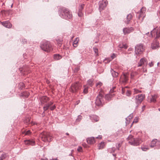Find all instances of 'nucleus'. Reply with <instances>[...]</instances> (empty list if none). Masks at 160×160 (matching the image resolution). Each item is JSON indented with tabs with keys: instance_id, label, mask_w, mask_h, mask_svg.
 Instances as JSON below:
<instances>
[{
	"instance_id": "f257e3e1",
	"label": "nucleus",
	"mask_w": 160,
	"mask_h": 160,
	"mask_svg": "<svg viewBox=\"0 0 160 160\" xmlns=\"http://www.w3.org/2000/svg\"><path fill=\"white\" fill-rule=\"evenodd\" d=\"M59 16L62 18L67 20L71 18L72 17V12L68 9L65 7H62L59 8L58 10Z\"/></svg>"
},
{
	"instance_id": "f03ea898",
	"label": "nucleus",
	"mask_w": 160,
	"mask_h": 160,
	"mask_svg": "<svg viewBox=\"0 0 160 160\" xmlns=\"http://www.w3.org/2000/svg\"><path fill=\"white\" fill-rule=\"evenodd\" d=\"M128 143L132 145L137 146L142 142L141 139L138 138H134L132 135H130L127 138Z\"/></svg>"
},
{
	"instance_id": "7ed1b4c3",
	"label": "nucleus",
	"mask_w": 160,
	"mask_h": 160,
	"mask_svg": "<svg viewBox=\"0 0 160 160\" xmlns=\"http://www.w3.org/2000/svg\"><path fill=\"white\" fill-rule=\"evenodd\" d=\"M40 47L45 52H50L52 50L50 42L48 41L42 42L40 45Z\"/></svg>"
},
{
	"instance_id": "20e7f679",
	"label": "nucleus",
	"mask_w": 160,
	"mask_h": 160,
	"mask_svg": "<svg viewBox=\"0 0 160 160\" xmlns=\"http://www.w3.org/2000/svg\"><path fill=\"white\" fill-rule=\"evenodd\" d=\"M82 85L78 82L73 83L70 89V91L73 93H76L81 88Z\"/></svg>"
},
{
	"instance_id": "39448f33",
	"label": "nucleus",
	"mask_w": 160,
	"mask_h": 160,
	"mask_svg": "<svg viewBox=\"0 0 160 160\" xmlns=\"http://www.w3.org/2000/svg\"><path fill=\"white\" fill-rule=\"evenodd\" d=\"M151 34L152 37L155 38L154 39L157 40V39L160 37V28H154L151 31Z\"/></svg>"
},
{
	"instance_id": "423d86ee",
	"label": "nucleus",
	"mask_w": 160,
	"mask_h": 160,
	"mask_svg": "<svg viewBox=\"0 0 160 160\" xmlns=\"http://www.w3.org/2000/svg\"><path fill=\"white\" fill-rule=\"evenodd\" d=\"M41 137L42 140L44 142H50L52 140V137L49 133L47 132H44L41 134Z\"/></svg>"
},
{
	"instance_id": "0eeeda50",
	"label": "nucleus",
	"mask_w": 160,
	"mask_h": 160,
	"mask_svg": "<svg viewBox=\"0 0 160 160\" xmlns=\"http://www.w3.org/2000/svg\"><path fill=\"white\" fill-rule=\"evenodd\" d=\"M103 95L101 93H99L96 97L95 104L98 106H100L102 105L103 101Z\"/></svg>"
},
{
	"instance_id": "6e6552de",
	"label": "nucleus",
	"mask_w": 160,
	"mask_h": 160,
	"mask_svg": "<svg viewBox=\"0 0 160 160\" xmlns=\"http://www.w3.org/2000/svg\"><path fill=\"white\" fill-rule=\"evenodd\" d=\"M148 63V62L146 59L145 58H142L140 60L138 63V67L142 66L143 69H146V67Z\"/></svg>"
},
{
	"instance_id": "1a4fd4ad",
	"label": "nucleus",
	"mask_w": 160,
	"mask_h": 160,
	"mask_svg": "<svg viewBox=\"0 0 160 160\" xmlns=\"http://www.w3.org/2000/svg\"><path fill=\"white\" fill-rule=\"evenodd\" d=\"M143 50V46L142 44H138L135 47V52L136 54L141 53Z\"/></svg>"
},
{
	"instance_id": "9d476101",
	"label": "nucleus",
	"mask_w": 160,
	"mask_h": 160,
	"mask_svg": "<svg viewBox=\"0 0 160 160\" xmlns=\"http://www.w3.org/2000/svg\"><path fill=\"white\" fill-rule=\"evenodd\" d=\"M144 97V95L141 94L136 96L135 98V102L137 104H139L142 102Z\"/></svg>"
},
{
	"instance_id": "9b49d317",
	"label": "nucleus",
	"mask_w": 160,
	"mask_h": 160,
	"mask_svg": "<svg viewBox=\"0 0 160 160\" xmlns=\"http://www.w3.org/2000/svg\"><path fill=\"white\" fill-rule=\"evenodd\" d=\"M108 4L107 0H102L99 2V9L100 11L103 10Z\"/></svg>"
},
{
	"instance_id": "f8f14e48",
	"label": "nucleus",
	"mask_w": 160,
	"mask_h": 160,
	"mask_svg": "<svg viewBox=\"0 0 160 160\" xmlns=\"http://www.w3.org/2000/svg\"><path fill=\"white\" fill-rule=\"evenodd\" d=\"M146 11V9L145 8L142 7L140 10V11L139 13H138L137 14L138 18L139 19L141 17H142V19L145 16V13Z\"/></svg>"
},
{
	"instance_id": "ddd939ff",
	"label": "nucleus",
	"mask_w": 160,
	"mask_h": 160,
	"mask_svg": "<svg viewBox=\"0 0 160 160\" xmlns=\"http://www.w3.org/2000/svg\"><path fill=\"white\" fill-rule=\"evenodd\" d=\"M159 47V43L157 40L154 39L151 44V48L153 49H156Z\"/></svg>"
},
{
	"instance_id": "4468645a",
	"label": "nucleus",
	"mask_w": 160,
	"mask_h": 160,
	"mask_svg": "<svg viewBox=\"0 0 160 160\" xmlns=\"http://www.w3.org/2000/svg\"><path fill=\"white\" fill-rule=\"evenodd\" d=\"M134 30V28L132 27L125 28L123 29V32L124 35L128 34L133 31Z\"/></svg>"
},
{
	"instance_id": "2eb2a0df",
	"label": "nucleus",
	"mask_w": 160,
	"mask_h": 160,
	"mask_svg": "<svg viewBox=\"0 0 160 160\" xmlns=\"http://www.w3.org/2000/svg\"><path fill=\"white\" fill-rule=\"evenodd\" d=\"M84 6V4H81L79 5L78 7V15L79 17H82L83 15L82 11L83 9Z\"/></svg>"
},
{
	"instance_id": "dca6fc26",
	"label": "nucleus",
	"mask_w": 160,
	"mask_h": 160,
	"mask_svg": "<svg viewBox=\"0 0 160 160\" xmlns=\"http://www.w3.org/2000/svg\"><path fill=\"white\" fill-rule=\"evenodd\" d=\"M1 23L3 26L8 28H11L12 26V24L8 21L2 22Z\"/></svg>"
},
{
	"instance_id": "f3484780",
	"label": "nucleus",
	"mask_w": 160,
	"mask_h": 160,
	"mask_svg": "<svg viewBox=\"0 0 160 160\" xmlns=\"http://www.w3.org/2000/svg\"><path fill=\"white\" fill-rule=\"evenodd\" d=\"M86 140L87 143L90 144H93L95 142V138L93 137L87 138Z\"/></svg>"
},
{
	"instance_id": "a211bd4d",
	"label": "nucleus",
	"mask_w": 160,
	"mask_h": 160,
	"mask_svg": "<svg viewBox=\"0 0 160 160\" xmlns=\"http://www.w3.org/2000/svg\"><path fill=\"white\" fill-rule=\"evenodd\" d=\"M24 142L25 144L27 145L33 146L35 144V141L33 139L25 140Z\"/></svg>"
},
{
	"instance_id": "6ab92c4d",
	"label": "nucleus",
	"mask_w": 160,
	"mask_h": 160,
	"mask_svg": "<svg viewBox=\"0 0 160 160\" xmlns=\"http://www.w3.org/2000/svg\"><path fill=\"white\" fill-rule=\"evenodd\" d=\"M79 41V38L77 37L75 38V40L73 41L72 44L73 47L76 48L78 46Z\"/></svg>"
},
{
	"instance_id": "aec40b11",
	"label": "nucleus",
	"mask_w": 160,
	"mask_h": 160,
	"mask_svg": "<svg viewBox=\"0 0 160 160\" xmlns=\"http://www.w3.org/2000/svg\"><path fill=\"white\" fill-rule=\"evenodd\" d=\"M132 14H130L127 16V20L125 21V22L127 24H128L129 23V21L132 19Z\"/></svg>"
},
{
	"instance_id": "412c9836",
	"label": "nucleus",
	"mask_w": 160,
	"mask_h": 160,
	"mask_svg": "<svg viewBox=\"0 0 160 160\" xmlns=\"http://www.w3.org/2000/svg\"><path fill=\"white\" fill-rule=\"evenodd\" d=\"M90 119L92 121L97 122L99 120L98 117L95 115H92L90 116Z\"/></svg>"
},
{
	"instance_id": "4be33fe9",
	"label": "nucleus",
	"mask_w": 160,
	"mask_h": 160,
	"mask_svg": "<svg viewBox=\"0 0 160 160\" xmlns=\"http://www.w3.org/2000/svg\"><path fill=\"white\" fill-rule=\"evenodd\" d=\"M49 100V98L46 96H43L41 99V102L42 103L47 102Z\"/></svg>"
},
{
	"instance_id": "5701e85b",
	"label": "nucleus",
	"mask_w": 160,
	"mask_h": 160,
	"mask_svg": "<svg viewBox=\"0 0 160 160\" xmlns=\"http://www.w3.org/2000/svg\"><path fill=\"white\" fill-rule=\"evenodd\" d=\"M113 95L114 94H107L105 96V99L109 101L111 100Z\"/></svg>"
},
{
	"instance_id": "b1692460",
	"label": "nucleus",
	"mask_w": 160,
	"mask_h": 160,
	"mask_svg": "<svg viewBox=\"0 0 160 160\" xmlns=\"http://www.w3.org/2000/svg\"><path fill=\"white\" fill-rule=\"evenodd\" d=\"M157 142V139L153 140L151 143L150 147L151 148H153L154 146H156V143Z\"/></svg>"
},
{
	"instance_id": "393cba45",
	"label": "nucleus",
	"mask_w": 160,
	"mask_h": 160,
	"mask_svg": "<svg viewBox=\"0 0 160 160\" xmlns=\"http://www.w3.org/2000/svg\"><path fill=\"white\" fill-rule=\"evenodd\" d=\"M111 72L112 77L114 78L117 77L118 75V72L116 71H111Z\"/></svg>"
},
{
	"instance_id": "a878e982",
	"label": "nucleus",
	"mask_w": 160,
	"mask_h": 160,
	"mask_svg": "<svg viewBox=\"0 0 160 160\" xmlns=\"http://www.w3.org/2000/svg\"><path fill=\"white\" fill-rule=\"evenodd\" d=\"M158 96L156 95H152V98H151L150 101L151 102H156V99L157 98Z\"/></svg>"
},
{
	"instance_id": "bb28decb",
	"label": "nucleus",
	"mask_w": 160,
	"mask_h": 160,
	"mask_svg": "<svg viewBox=\"0 0 160 160\" xmlns=\"http://www.w3.org/2000/svg\"><path fill=\"white\" fill-rule=\"evenodd\" d=\"M62 57L59 54H55L54 56V58L56 60H58L62 58Z\"/></svg>"
},
{
	"instance_id": "cd10ccee",
	"label": "nucleus",
	"mask_w": 160,
	"mask_h": 160,
	"mask_svg": "<svg viewBox=\"0 0 160 160\" xmlns=\"http://www.w3.org/2000/svg\"><path fill=\"white\" fill-rule=\"evenodd\" d=\"M105 144L104 142H101L98 145V149H102L104 147Z\"/></svg>"
},
{
	"instance_id": "c85d7f7f",
	"label": "nucleus",
	"mask_w": 160,
	"mask_h": 160,
	"mask_svg": "<svg viewBox=\"0 0 160 160\" xmlns=\"http://www.w3.org/2000/svg\"><path fill=\"white\" fill-rule=\"evenodd\" d=\"M93 79H90L87 81V83L90 86H92L93 85Z\"/></svg>"
},
{
	"instance_id": "c756f323",
	"label": "nucleus",
	"mask_w": 160,
	"mask_h": 160,
	"mask_svg": "<svg viewBox=\"0 0 160 160\" xmlns=\"http://www.w3.org/2000/svg\"><path fill=\"white\" fill-rule=\"evenodd\" d=\"M119 46L120 48H124L125 49L127 48V46L126 44H121L119 45Z\"/></svg>"
},
{
	"instance_id": "7c9ffc66",
	"label": "nucleus",
	"mask_w": 160,
	"mask_h": 160,
	"mask_svg": "<svg viewBox=\"0 0 160 160\" xmlns=\"http://www.w3.org/2000/svg\"><path fill=\"white\" fill-rule=\"evenodd\" d=\"M111 60V59L110 58H107L104 59L103 60V62H104L105 63H109Z\"/></svg>"
},
{
	"instance_id": "2f4dec72",
	"label": "nucleus",
	"mask_w": 160,
	"mask_h": 160,
	"mask_svg": "<svg viewBox=\"0 0 160 160\" xmlns=\"http://www.w3.org/2000/svg\"><path fill=\"white\" fill-rule=\"evenodd\" d=\"M141 149L142 151H146L148 149V147L146 146H144L141 147Z\"/></svg>"
},
{
	"instance_id": "473e14b6",
	"label": "nucleus",
	"mask_w": 160,
	"mask_h": 160,
	"mask_svg": "<svg viewBox=\"0 0 160 160\" xmlns=\"http://www.w3.org/2000/svg\"><path fill=\"white\" fill-rule=\"evenodd\" d=\"M141 92V91L139 90L136 88H134V94H137L138 93H140Z\"/></svg>"
},
{
	"instance_id": "72a5a7b5",
	"label": "nucleus",
	"mask_w": 160,
	"mask_h": 160,
	"mask_svg": "<svg viewBox=\"0 0 160 160\" xmlns=\"http://www.w3.org/2000/svg\"><path fill=\"white\" fill-rule=\"evenodd\" d=\"M122 145V142H119L118 143H117L116 144V148L118 150H119L121 146Z\"/></svg>"
},
{
	"instance_id": "f704fd0d",
	"label": "nucleus",
	"mask_w": 160,
	"mask_h": 160,
	"mask_svg": "<svg viewBox=\"0 0 160 160\" xmlns=\"http://www.w3.org/2000/svg\"><path fill=\"white\" fill-rule=\"evenodd\" d=\"M116 149L114 147H112V148H109L108 149V151L112 153L113 152H114L115 151Z\"/></svg>"
},
{
	"instance_id": "c9c22d12",
	"label": "nucleus",
	"mask_w": 160,
	"mask_h": 160,
	"mask_svg": "<svg viewBox=\"0 0 160 160\" xmlns=\"http://www.w3.org/2000/svg\"><path fill=\"white\" fill-rule=\"evenodd\" d=\"M6 158V154H2L0 157V160H3Z\"/></svg>"
},
{
	"instance_id": "e433bc0d",
	"label": "nucleus",
	"mask_w": 160,
	"mask_h": 160,
	"mask_svg": "<svg viewBox=\"0 0 160 160\" xmlns=\"http://www.w3.org/2000/svg\"><path fill=\"white\" fill-rule=\"evenodd\" d=\"M49 106L47 105V104H46L45 106L43 107V108L44 111H47L49 108Z\"/></svg>"
},
{
	"instance_id": "4c0bfd02",
	"label": "nucleus",
	"mask_w": 160,
	"mask_h": 160,
	"mask_svg": "<svg viewBox=\"0 0 160 160\" xmlns=\"http://www.w3.org/2000/svg\"><path fill=\"white\" fill-rule=\"evenodd\" d=\"M23 133L25 134V135H29L30 134L31 132L30 130H28L26 132H24Z\"/></svg>"
},
{
	"instance_id": "58836bf2",
	"label": "nucleus",
	"mask_w": 160,
	"mask_h": 160,
	"mask_svg": "<svg viewBox=\"0 0 160 160\" xmlns=\"http://www.w3.org/2000/svg\"><path fill=\"white\" fill-rule=\"evenodd\" d=\"M82 118V116L80 115L78 116L77 118L76 121L77 122H79L81 120Z\"/></svg>"
},
{
	"instance_id": "ea45409f",
	"label": "nucleus",
	"mask_w": 160,
	"mask_h": 160,
	"mask_svg": "<svg viewBox=\"0 0 160 160\" xmlns=\"http://www.w3.org/2000/svg\"><path fill=\"white\" fill-rule=\"evenodd\" d=\"M22 95L24 96L26 98H27L29 96V94L28 92H24L22 94Z\"/></svg>"
},
{
	"instance_id": "a19ab883",
	"label": "nucleus",
	"mask_w": 160,
	"mask_h": 160,
	"mask_svg": "<svg viewBox=\"0 0 160 160\" xmlns=\"http://www.w3.org/2000/svg\"><path fill=\"white\" fill-rule=\"evenodd\" d=\"M93 49L94 51V52L97 55H98V49L96 48H93Z\"/></svg>"
},
{
	"instance_id": "79ce46f5",
	"label": "nucleus",
	"mask_w": 160,
	"mask_h": 160,
	"mask_svg": "<svg viewBox=\"0 0 160 160\" xmlns=\"http://www.w3.org/2000/svg\"><path fill=\"white\" fill-rule=\"evenodd\" d=\"M138 122V119L137 118V117H136L134 119L133 122H132L131 125V127L132 126L133 123L135 122L137 123Z\"/></svg>"
},
{
	"instance_id": "37998d69",
	"label": "nucleus",
	"mask_w": 160,
	"mask_h": 160,
	"mask_svg": "<svg viewBox=\"0 0 160 160\" xmlns=\"http://www.w3.org/2000/svg\"><path fill=\"white\" fill-rule=\"evenodd\" d=\"M131 93L130 91L127 90L126 92V95L128 96H129L131 95Z\"/></svg>"
},
{
	"instance_id": "c03bdc74",
	"label": "nucleus",
	"mask_w": 160,
	"mask_h": 160,
	"mask_svg": "<svg viewBox=\"0 0 160 160\" xmlns=\"http://www.w3.org/2000/svg\"><path fill=\"white\" fill-rule=\"evenodd\" d=\"M83 92L84 93H87L88 92V88H85L83 91Z\"/></svg>"
},
{
	"instance_id": "a18cd8bd",
	"label": "nucleus",
	"mask_w": 160,
	"mask_h": 160,
	"mask_svg": "<svg viewBox=\"0 0 160 160\" xmlns=\"http://www.w3.org/2000/svg\"><path fill=\"white\" fill-rule=\"evenodd\" d=\"M102 85V83L101 82H98L97 83H96V86L100 87Z\"/></svg>"
},
{
	"instance_id": "49530a36",
	"label": "nucleus",
	"mask_w": 160,
	"mask_h": 160,
	"mask_svg": "<svg viewBox=\"0 0 160 160\" xmlns=\"http://www.w3.org/2000/svg\"><path fill=\"white\" fill-rule=\"evenodd\" d=\"M22 43L24 44L27 43V41L25 39H22Z\"/></svg>"
},
{
	"instance_id": "de8ad7c7",
	"label": "nucleus",
	"mask_w": 160,
	"mask_h": 160,
	"mask_svg": "<svg viewBox=\"0 0 160 160\" xmlns=\"http://www.w3.org/2000/svg\"><path fill=\"white\" fill-rule=\"evenodd\" d=\"M82 148L81 147H80V146L78 147L77 149L78 151V152H81L82 151Z\"/></svg>"
},
{
	"instance_id": "09e8293b",
	"label": "nucleus",
	"mask_w": 160,
	"mask_h": 160,
	"mask_svg": "<svg viewBox=\"0 0 160 160\" xmlns=\"http://www.w3.org/2000/svg\"><path fill=\"white\" fill-rule=\"evenodd\" d=\"M55 108H56V107H55V105H53V106L51 107L50 108V109H51V110H53L54 109H55Z\"/></svg>"
},
{
	"instance_id": "8fccbe9b",
	"label": "nucleus",
	"mask_w": 160,
	"mask_h": 160,
	"mask_svg": "<svg viewBox=\"0 0 160 160\" xmlns=\"http://www.w3.org/2000/svg\"><path fill=\"white\" fill-rule=\"evenodd\" d=\"M57 43H58V44L59 47H60L61 46V45L62 44V42L61 41H57Z\"/></svg>"
},
{
	"instance_id": "3c124183",
	"label": "nucleus",
	"mask_w": 160,
	"mask_h": 160,
	"mask_svg": "<svg viewBox=\"0 0 160 160\" xmlns=\"http://www.w3.org/2000/svg\"><path fill=\"white\" fill-rule=\"evenodd\" d=\"M149 65L150 67H152L153 65V62H152L151 63H149Z\"/></svg>"
},
{
	"instance_id": "603ef678",
	"label": "nucleus",
	"mask_w": 160,
	"mask_h": 160,
	"mask_svg": "<svg viewBox=\"0 0 160 160\" xmlns=\"http://www.w3.org/2000/svg\"><path fill=\"white\" fill-rule=\"evenodd\" d=\"M116 57L114 53H113L111 56L112 59H114Z\"/></svg>"
},
{
	"instance_id": "864d4df0",
	"label": "nucleus",
	"mask_w": 160,
	"mask_h": 160,
	"mask_svg": "<svg viewBox=\"0 0 160 160\" xmlns=\"http://www.w3.org/2000/svg\"><path fill=\"white\" fill-rule=\"evenodd\" d=\"M46 104L47 105H48L49 106V107H50V106L52 105L53 104V102H50Z\"/></svg>"
},
{
	"instance_id": "5fc2aeb1",
	"label": "nucleus",
	"mask_w": 160,
	"mask_h": 160,
	"mask_svg": "<svg viewBox=\"0 0 160 160\" xmlns=\"http://www.w3.org/2000/svg\"><path fill=\"white\" fill-rule=\"evenodd\" d=\"M158 145L160 146V141H158L157 140V143H156V146H157Z\"/></svg>"
},
{
	"instance_id": "6e6d98bb",
	"label": "nucleus",
	"mask_w": 160,
	"mask_h": 160,
	"mask_svg": "<svg viewBox=\"0 0 160 160\" xmlns=\"http://www.w3.org/2000/svg\"><path fill=\"white\" fill-rule=\"evenodd\" d=\"M114 88H115V87H114V88H113V89H111V90H110V93H112V92H114V91L113 90H114Z\"/></svg>"
},
{
	"instance_id": "4d7b16f0",
	"label": "nucleus",
	"mask_w": 160,
	"mask_h": 160,
	"mask_svg": "<svg viewBox=\"0 0 160 160\" xmlns=\"http://www.w3.org/2000/svg\"><path fill=\"white\" fill-rule=\"evenodd\" d=\"M96 138L101 139L102 138V136L101 135H99L98 137H96Z\"/></svg>"
},
{
	"instance_id": "13d9d810",
	"label": "nucleus",
	"mask_w": 160,
	"mask_h": 160,
	"mask_svg": "<svg viewBox=\"0 0 160 160\" xmlns=\"http://www.w3.org/2000/svg\"><path fill=\"white\" fill-rule=\"evenodd\" d=\"M157 65L158 66V67H160V62H158L157 63Z\"/></svg>"
},
{
	"instance_id": "bf43d9fd",
	"label": "nucleus",
	"mask_w": 160,
	"mask_h": 160,
	"mask_svg": "<svg viewBox=\"0 0 160 160\" xmlns=\"http://www.w3.org/2000/svg\"><path fill=\"white\" fill-rule=\"evenodd\" d=\"M50 160H58L57 158H52L50 159Z\"/></svg>"
},
{
	"instance_id": "052dcab7",
	"label": "nucleus",
	"mask_w": 160,
	"mask_h": 160,
	"mask_svg": "<svg viewBox=\"0 0 160 160\" xmlns=\"http://www.w3.org/2000/svg\"><path fill=\"white\" fill-rule=\"evenodd\" d=\"M134 76V75L133 74V73L132 72H131V77L132 78Z\"/></svg>"
},
{
	"instance_id": "680f3d73",
	"label": "nucleus",
	"mask_w": 160,
	"mask_h": 160,
	"mask_svg": "<svg viewBox=\"0 0 160 160\" xmlns=\"http://www.w3.org/2000/svg\"><path fill=\"white\" fill-rule=\"evenodd\" d=\"M41 160H48V159H47L46 158H41Z\"/></svg>"
},
{
	"instance_id": "e2e57ef3",
	"label": "nucleus",
	"mask_w": 160,
	"mask_h": 160,
	"mask_svg": "<svg viewBox=\"0 0 160 160\" xmlns=\"http://www.w3.org/2000/svg\"><path fill=\"white\" fill-rule=\"evenodd\" d=\"M44 112H45V111H44V112H43V113L42 114L43 117H44V113H45Z\"/></svg>"
},
{
	"instance_id": "0e129e2a",
	"label": "nucleus",
	"mask_w": 160,
	"mask_h": 160,
	"mask_svg": "<svg viewBox=\"0 0 160 160\" xmlns=\"http://www.w3.org/2000/svg\"><path fill=\"white\" fill-rule=\"evenodd\" d=\"M132 118V115H130V116H129V118H128L129 119H130V118Z\"/></svg>"
},
{
	"instance_id": "69168bd1",
	"label": "nucleus",
	"mask_w": 160,
	"mask_h": 160,
	"mask_svg": "<svg viewBox=\"0 0 160 160\" xmlns=\"http://www.w3.org/2000/svg\"><path fill=\"white\" fill-rule=\"evenodd\" d=\"M74 36H72L71 37V40H72V39H73V38H74Z\"/></svg>"
},
{
	"instance_id": "338daca9",
	"label": "nucleus",
	"mask_w": 160,
	"mask_h": 160,
	"mask_svg": "<svg viewBox=\"0 0 160 160\" xmlns=\"http://www.w3.org/2000/svg\"><path fill=\"white\" fill-rule=\"evenodd\" d=\"M122 93H123H123H124V91H123V89H122Z\"/></svg>"
},
{
	"instance_id": "774afa93",
	"label": "nucleus",
	"mask_w": 160,
	"mask_h": 160,
	"mask_svg": "<svg viewBox=\"0 0 160 160\" xmlns=\"http://www.w3.org/2000/svg\"><path fill=\"white\" fill-rule=\"evenodd\" d=\"M66 134L67 135H69V134L68 133H66Z\"/></svg>"
}]
</instances>
